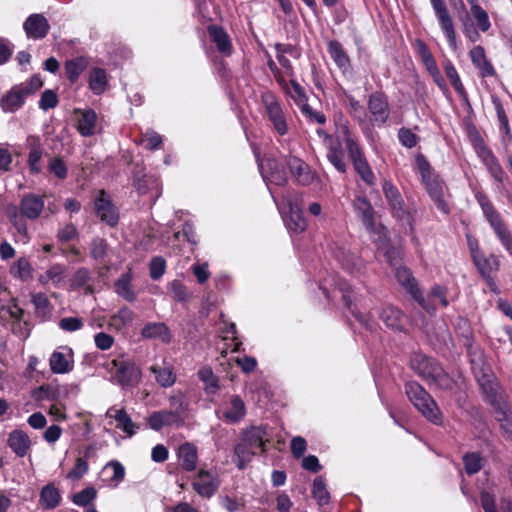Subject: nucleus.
<instances>
[{
  "label": "nucleus",
  "instance_id": "43",
  "mask_svg": "<svg viewBox=\"0 0 512 512\" xmlns=\"http://www.w3.org/2000/svg\"><path fill=\"white\" fill-rule=\"evenodd\" d=\"M108 85L107 75L104 69L94 68L89 77V87L97 95L103 93Z\"/></svg>",
  "mask_w": 512,
  "mask_h": 512
},
{
  "label": "nucleus",
  "instance_id": "36",
  "mask_svg": "<svg viewBox=\"0 0 512 512\" xmlns=\"http://www.w3.org/2000/svg\"><path fill=\"white\" fill-rule=\"evenodd\" d=\"M141 335L144 338H159L164 343L171 341V333L164 323H148L142 328Z\"/></svg>",
  "mask_w": 512,
  "mask_h": 512
},
{
  "label": "nucleus",
  "instance_id": "45",
  "mask_svg": "<svg viewBox=\"0 0 512 512\" xmlns=\"http://www.w3.org/2000/svg\"><path fill=\"white\" fill-rule=\"evenodd\" d=\"M130 274H123L116 282H115V291L119 296L124 298L128 302H133L136 300V294L133 291L131 284Z\"/></svg>",
  "mask_w": 512,
  "mask_h": 512
},
{
  "label": "nucleus",
  "instance_id": "34",
  "mask_svg": "<svg viewBox=\"0 0 512 512\" xmlns=\"http://www.w3.org/2000/svg\"><path fill=\"white\" fill-rule=\"evenodd\" d=\"M289 230L295 233H301L307 228V220L304 217L303 211L297 206L289 202V217L286 221Z\"/></svg>",
  "mask_w": 512,
  "mask_h": 512
},
{
  "label": "nucleus",
  "instance_id": "8",
  "mask_svg": "<svg viewBox=\"0 0 512 512\" xmlns=\"http://www.w3.org/2000/svg\"><path fill=\"white\" fill-rule=\"evenodd\" d=\"M170 405L173 410L154 411L148 416L147 423L152 430L159 431L165 426L180 427L184 424L183 414L187 410L188 404L182 397L173 396L170 398Z\"/></svg>",
  "mask_w": 512,
  "mask_h": 512
},
{
  "label": "nucleus",
  "instance_id": "55",
  "mask_svg": "<svg viewBox=\"0 0 512 512\" xmlns=\"http://www.w3.org/2000/svg\"><path fill=\"white\" fill-rule=\"evenodd\" d=\"M97 496V491L93 487H87L80 492L74 494L73 502L78 506L88 507L91 506L90 503Z\"/></svg>",
  "mask_w": 512,
  "mask_h": 512
},
{
  "label": "nucleus",
  "instance_id": "53",
  "mask_svg": "<svg viewBox=\"0 0 512 512\" xmlns=\"http://www.w3.org/2000/svg\"><path fill=\"white\" fill-rule=\"evenodd\" d=\"M11 274L14 277H18L22 281H27L32 278V267L29 261L21 257L17 260L14 266L11 268Z\"/></svg>",
  "mask_w": 512,
  "mask_h": 512
},
{
  "label": "nucleus",
  "instance_id": "11",
  "mask_svg": "<svg viewBox=\"0 0 512 512\" xmlns=\"http://www.w3.org/2000/svg\"><path fill=\"white\" fill-rule=\"evenodd\" d=\"M431 6L438 20L441 31L443 32L451 49H457V34L452 15L446 5L445 0H430Z\"/></svg>",
  "mask_w": 512,
  "mask_h": 512
},
{
  "label": "nucleus",
  "instance_id": "37",
  "mask_svg": "<svg viewBox=\"0 0 512 512\" xmlns=\"http://www.w3.org/2000/svg\"><path fill=\"white\" fill-rule=\"evenodd\" d=\"M443 68H444L446 76L450 80L451 85L453 86L455 91L459 94V96L462 98V100L465 103L469 104L468 94L461 82L459 74H458L455 66L453 65V63L450 60H447L444 62Z\"/></svg>",
  "mask_w": 512,
  "mask_h": 512
},
{
  "label": "nucleus",
  "instance_id": "30",
  "mask_svg": "<svg viewBox=\"0 0 512 512\" xmlns=\"http://www.w3.org/2000/svg\"><path fill=\"white\" fill-rule=\"evenodd\" d=\"M180 465L183 470L192 472L197 467V448L194 444L186 442L178 448L177 452Z\"/></svg>",
  "mask_w": 512,
  "mask_h": 512
},
{
  "label": "nucleus",
  "instance_id": "16",
  "mask_svg": "<svg viewBox=\"0 0 512 512\" xmlns=\"http://www.w3.org/2000/svg\"><path fill=\"white\" fill-rule=\"evenodd\" d=\"M472 251V258L481 276L491 285L494 283V275L499 270L500 262L497 256L491 254L485 256L480 251Z\"/></svg>",
  "mask_w": 512,
  "mask_h": 512
},
{
  "label": "nucleus",
  "instance_id": "7",
  "mask_svg": "<svg viewBox=\"0 0 512 512\" xmlns=\"http://www.w3.org/2000/svg\"><path fill=\"white\" fill-rule=\"evenodd\" d=\"M352 207L367 232L374 236V241L385 244L388 241L387 230L384 225L376 222V212L371 202L365 196H356L352 201Z\"/></svg>",
  "mask_w": 512,
  "mask_h": 512
},
{
  "label": "nucleus",
  "instance_id": "29",
  "mask_svg": "<svg viewBox=\"0 0 512 512\" xmlns=\"http://www.w3.org/2000/svg\"><path fill=\"white\" fill-rule=\"evenodd\" d=\"M379 316L385 325L393 330L402 331L405 327V315L394 306L382 308Z\"/></svg>",
  "mask_w": 512,
  "mask_h": 512
},
{
  "label": "nucleus",
  "instance_id": "6",
  "mask_svg": "<svg viewBox=\"0 0 512 512\" xmlns=\"http://www.w3.org/2000/svg\"><path fill=\"white\" fill-rule=\"evenodd\" d=\"M342 132L344 135L345 149L355 172L368 186H373L376 182V177L366 159L363 149L352 137L347 126H343Z\"/></svg>",
  "mask_w": 512,
  "mask_h": 512
},
{
  "label": "nucleus",
  "instance_id": "59",
  "mask_svg": "<svg viewBox=\"0 0 512 512\" xmlns=\"http://www.w3.org/2000/svg\"><path fill=\"white\" fill-rule=\"evenodd\" d=\"M58 96L53 90H45L41 94V98L39 100V108L47 111L49 109L55 108L58 105Z\"/></svg>",
  "mask_w": 512,
  "mask_h": 512
},
{
  "label": "nucleus",
  "instance_id": "46",
  "mask_svg": "<svg viewBox=\"0 0 512 512\" xmlns=\"http://www.w3.org/2000/svg\"><path fill=\"white\" fill-rule=\"evenodd\" d=\"M59 501V491L52 484H48L42 488L40 494V503L43 507L53 509L59 504Z\"/></svg>",
  "mask_w": 512,
  "mask_h": 512
},
{
  "label": "nucleus",
  "instance_id": "38",
  "mask_svg": "<svg viewBox=\"0 0 512 512\" xmlns=\"http://www.w3.org/2000/svg\"><path fill=\"white\" fill-rule=\"evenodd\" d=\"M255 454L256 451L247 446L246 443L241 439L240 442L234 447L233 462L240 470H243L247 464L251 462Z\"/></svg>",
  "mask_w": 512,
  "mask_h": 512
},
{
  "label": "nucleus",
  "instance_id": "42",
  "mask_svg": "<svg viewBox=\"0 0 512 512\" xmlns=\"http://www.w3.org/2000/svg\"><path fill=\"white\" fill-rule=\"evenodd\" d=\"M468 3L477 27L482 32H487L491 27L488 13L478 4V0H468Z\"/></svg>",
  "mask_w": 512,
  "mask_h": 512
},
{
  "label": "nucleus",
  "instance_id": "48",
  "mask_svg": "<svg viewBox=\"0 0 512 512\" xmlns=\"http://www.w3.org/2000/svg\"><path fill=\"white\" fill-rule=\"evenodd\" d=\"M198 376L205 383V391L208 394H215L219 389V379L214 375L209 367H204L198 371Z\"/></svg>",
  "mask_w": 512,
  "mask_h": 512
},
{
  "label": "nucleus",
  "instance_id": "64",
  "mask_svg": "<svg viewBox=\"0 0 512 512\" xmlns=\"http://www.w3.org/2000/svg\"><path fill=\"white\" fill-rule=\"evenodd\" d=\"M32 303L34 304L38 314L45 315L49 313L50 302L46 294L36 293L32 295Z\"/></svg>",
  "mask_w": 512,
  "mask_h": 512
},
{
  "label": "nucleus",
  "instance_id": "51",
  "mask_svg": "<svg viewBox=\"0 0 512 512\" xmlns=\"http://www.w3.org/2000/svg\"><path fill=\"white\" fill-rule=\"evenodd\" d=\"M340 291L342 293V300L344 302V305L351 310V312L355 315V317L366 327H370L368 322L369 319L366 315H363L361 313H355L352 310V288L349 284L343 282L340 284Z\"/></svg>",
  "mask_w": 512,
  "mask_h": 512
},
{
  "label": "nucleus",
  "instance_id": "24",
  "mask_svg": "<svg viewBox=\"0 0 512 512\" xmlns=\"http://www.w3.org/2000/svg\"><path fill=\"white\" fill-rule=\"evenodd\" d=\"M473 65L479 70L482 78L493 77L496 70L492 63L487 59L484 48L481 45L474 46L469 52Z\"/></svg>",
  "mask_w": 512,
  "mask_h": 512
},
{
  "label": "nucleus",
  "instance_id": "15",
  "mask_svg": "<svg viewBox=\"0 0 512 512\" xmlns=\"http://www.w3.org/2000/svg\"><path fill=\"white\" fill-rule=\"evenodd\" d=\"M395 276L398 283L406 290V292L409 293L422 308L429 311V307L426 304L422 291L411 271L400 266L396 268Z\"/></svg>",
  "mask_w": 512,
  "mask_h": 512
},
{
  "label": "nucleus",
  "instance_id": "23",
  "mask_svg": "<svg viewBox=\"0 0 512 512\" xmlns=\"http://www.w3.org/2000/svg\"><path fill=\"white\" fill-rule=\"evenodd\" d=\"M43 208V198L39 195L29 193L24 195L21 199L19 214L30 220H35L40 216Z\"/></svg>",
  "mask_w": 512,
  "mask_h": 512
},
{
  "label": "nucleus",
  "instance_id": "10",
  "mask_svg": "<svg viewBox=\"0 0 512 512\" xmlns=\"http://www.w3.org/2000/svg\"><path fill=\"white\" fill-rule=\"evenodd\" d=\"M382 190L392 216L398 221L411 224V215L398 188L385 180Z\"/></svg>",
  "mask_w": 512,
  "mask_h": 512
},
{
  "label": "nucleus",
  "instance_id": "4",
  "mask_svg": "<svg viewBox=\"0 0 512 512\" xmlns=\"http://www.w3.org/2000/svg\"><path fill=\"white\" fill-rule=\"evenodd\" d=\"M43 82L39 75H33L29 81L14 85L0 98V107L5 113L18 111L25 103L27 97L34 95Z\"/></svg>",
  "mask_w": 512,
  "mask_h": 512
},
{
  "label": "nucleus",
  "instance_id": "31",
  "mask_svg": "<svg viewBox=\"0 0 512 512\" xmlns=\"http://www.w3.org/2000/svg\"><path fill=\"white\" fill-rule=\"evenodd\" d=\"M8 446L19 457H24L31 447L29 436L22 430H14L8 436Z\"/></svg>",
  "mask_w": 512,
  "mask_h": 512
},
{
  "label": "nucleus",
  "instance_id": "58",
  "mask_svg": "<svg viewBox=\"0 0 512 512\" xmlns=\"http://www.w3.org/2000/svg\"><path fill=\"white\" fill-rule=\"evenodd\" d=\"M166 261L160 256L153 257L149 264L150 277L153 280L160 279L165 273Z\"/></svg>",
  "mask_w": 512,
  "mask_h": 512
},
{
  "label": "nucleus",
  "instance_id": "63",
  "mask_svg": "<svg viewBox=\"0 0 512 512\" xmlns=\"http://www.w3.org/2000/svg\"><path fill=\"white\" fill-rule=\"evenodd\" d=\"M84 323L79 317H64L59 321V327L66 332H74L80 330Z\"/></svg>",
  "mask_w": 512,
  "mask_h": 512
},
{
  "label": "nucleus",
  "instance_id": "61",
  "mask_svg": "<svg viewBox=\"0 0 512 512\" xmlns=\"http://www.w3.org/2000/svg\"><path fill=\"white\" fill-rule=\"evenodd\" d=\"M420 53H421L422 61L425 65L427 71L429 72V74H432L435 71L439 70L434 56L432 55V53L430 52V50L424 43H421Z\"/></svg>",
  "mask_w": 512,
  "mask_h": 512
},
{
  "label": "nucleus",
  "instance_id": "22",
  "mask_svg": "<svg viewBox=\"0 0 512 512\" xmlns=\"http://www.w3.org/2000/svg\"><path fill=\"white\" fill-rule=\"evenodd\" d=\"M23 28L28 36L32 39H42L49 32L50 25L42 14H31L24 22Z\"/></svg>",
  "mask_w": 512,
  "mask_h": 512
},
{
  "label": "nucleus",
  "instance_id": "47",
  "mask_svg": "<svg viewBox=\"0 0 512 512\" xmlns=\"http://www.w3.org/2000/svg\"><path fill=\"white\" fill-rule=\"evenodd\" d=\"M465 472L468 475H474L478 473L483 467V457L479 452H468L462 457Z\"/></svg>",
  "mask_w": 512,
  "mask_h": 512
},
{
  "label": "nucleus",
  "instance_id": "32",
  "mask_svg": "<svg viewBox=\"0 0 512 512\" xmlns=\"http://www.w3.org/2000/svg\"><path fill=\"white\" fill-rule=\"evenodd\" d=\"M267 165L269 171L267 175H264L267 183L280 187L285 186L288 182V176L284 166L275 159H269Z\"/></svg>",
  "mask_w": 512,
  "mask_h": 512
},
{
  "label": "nucleus",
  "instance_id": "18",
  "mask_svg": "<svg viewBox=\"0 0 512 512\" xmlns=\"http://www.w3.org/2000/svg\"><path fill=\"white\" fill-rule=\"evenodd\" d=\"M192 487L204 498L212 497L219 488V481L214 473L200 469L192 481Z\"/></svg>",
  "mask_w": 512,
  "mask_h": 512
},
{
  "label": "nucleus",
  "instance_id": "40",
  "mask_svg": "<svg viewBox=\"0 0 512 512\" xmlns=\"http://www.w3.org/2000/svg\"><path fill=\"white\" fill-rule=\"evenodd\" d=\"M231 407L224 412V418L231 423L239 422L246 414V407L239 395H233L230 400Z\"/></svg>",
  "mask_w": 512,
  "mask_h": 512
},
{
  "label": "nucleus",
  "instance_id": "3",
  "mask_svg": "<svg viewBox=\"0 0 512 512\" xmlns=\"http://www.w3.org/2000/svg\"><path fill=\"white\" fill-rule=\"evenodd\" d=\"M475 198L499 242L508 254L512 256V232L508 229L501 214L496 210L493 203L484 192H477Z\"/></svg>",
  "mask_w": 512,
  "mask_h": 512
},
{
  "label": "nucleus",
  "instance_id": "39",
  "mask_svg": "<svg viewBox=\"0 0 512 512\" xmlns=\"http://www.w3.org/2000/svg\"><path fill=\"white\" fill-rule=\"evenodd\" d=\"M328 52L335 64L343 71L350 67V60L340 42L332 40L328 43Z\"/></svg>",
  "mask_w": 512,
  "mask_h": 512
},
{
  "label": "nucleus",
  "instance_id": "33",
  "mask_svg": "<svg viewBox=\"0 0 512 512\" xmlns=\"http://www.w3.org/2000/svg\"><path fill=\"white\" fill-rule=\"evenodd\" d=\"M52 372L56 374H65L73 369V353L69 350V354L54 351L49 360Z\"/></svg>",
  "mask_w": 512,
  "mask_h": 512
},
{
  "label": "nucleus",
  "instance_id": "54",
  "mask_svg": "<svg viewBox=\"0 0 512 512\" xmlns=\"http://www.w3.org/2000/svg\"><path fill=\"white\" fill-rule=\"evenodd\" d=\"M168 290L173 299L178 302H185L190 297L186 286L180 280H173L170 282L168 284Z\"/></svg>",
  "mask_w": 512,
  "mask_h": 512
},
{
  "label": "nucleus",
  "instance_id": "13",
  "mask_svg": "<svg viewBox=\"0 0 512 512\" xmlns=\"http://www.w3.org/2000/svg\"><path fill=\"white\" fill-rule=\"evenodd\" d=\"M367 108L371 115L370 121L374 126L384 125L390 115L388 98L383 92H373L367 102Z\"/></svg>",
  "mask_w": 512,
  "mask_h": 512
},
{
  "label": "nucleus",
  "instance_id": "25",
  "mask_svg": "<svg viewBox=\"0 0 512 512\" xmlns=\"http://www.w3.org/2000/svg\"><path fill=\"white\" fill-rule=\"evenodd\" d=\"M106 417L113 418L118 429H121L127 436L132 437L136 434L139 425L134 423L125 409H117L116 407H110L106 412Z\"/></svg>",
  "mask_w": 512,
  "mask_h": 512
},
{
  "label": "nucleus",
  "instance_id": "60",
  "mask_svg": "<svg viewBox=\"0 0 512 512\" xmlns=\"http://www.w3.org/2000/svg\"><path fill=\"white\" fill-rule=\"evenodd\" d=\"M48 171L59 179H65L68 175V169L65 162L58 157L50 160Z\"/></svg>",
  "mask_w": 512,
  "mask_h": 512
},
{
  "label": "nucleus",
  "instance_id": "12",
  "mask_svg": "<svg viewBox=\"0 0 512 512\" xmlns=\"http://www.w3.org/2000/svg\"><path fill=\"white\" fill-rule=\"evenodd\" d=\"M317 134L324 139L328 161L338 172L346 173L348 165L345 161V155L340 140L333 138L323 129H317Z\"/></svg>",
  "mask_w": 512,
  "mask_h": 512
},
{
  "label": "nucleus",
  "instance_id": "56",
  "mask_svg": "<svg viewBox=\"0 0 512 512\" xmlns=\"http://www.w3.org/2000/svg\"><path fill=\"white\" fill-rule=\"evenodd\" d=\"M108 244L105 239L96 237L91 242L90 254L95 260H102L107 255Z\"/></svg>",
  "mask_w": 512,
  "mask_h": 512
},
{
  "label": "nucleus",
  "instance_id": "49",
  "mask_svg": "<svg viewBox=\"0 0 512 512\" xmlns=\"http://www.w3.org/2000/svg\"><path fill=\"white\" fill-rule=\"evenodd\" d=\"M150 370L155 374L157 383L162 387H170L175 383V375L169 367L151 366Z\"/></svg>",
  "mask_w": 512,
  "mask_h": 512
},
{
  "label": "nucleus",
  "instance_id": "9",
  "mask_svg": "<svg viewBox=\"0 0 512 512\" xmlns=\"http://www.w3.org/2000/svg\"><path fill=\"white\" fill-rule=\"evenodd\" d=\"M106 368L111 381L123 389L137 386L142 377L140 368L130 360L113 359L107 362Z\"/></svg>",
  "mask_w": 512,
  "mask_h": 512
},
{
  "label": "nucleus",
  "instance_id": "19",
  "mask_svg": "<svg viewBox=\"0 0 512 512\" xmlns=\"http://www.w3.org/2000/svg\"><path fill=\"white\" fill-rule=\"evenodd\" d=\"M477 154L490 176L498 183L503 184L507 178L506 173L494 153L486 145L477 149Z\"/></svg>",
  "mask_w": 512,
  "mask_h": 512
},
{
  "label": "nucleus",
  "instance_id": "14",
  "mask_svg": "<svg viewBox=\"0 0 512 512\" xmlns=\"http://www.w3.org/2000/svg\"><path fill=\"white\" fill-rule=\"evenodd\" d=\"M95 211L99 219L110 227H115L119 222V213L110 196L105 190H100L94 201Z\"/></svg>",
  "mask_w": 512,
  "mask_h": 512
},
{
  "label": "nucleus",
  "instance_id": "20",
  "mask_svg": "<svg viewBox=\"0 0 512 512\" xmlns=\"http://www.w3.org/2000/svg\"><path fill=\"white\" fill-rule=\"evenodd\" d=\"M285 164L299 185L307 186L313 182L314 173L309 165L302 159L296 156L287 155L285 156Z\"/></svg>",
  "mask_w": 512,
  "mask_h": 512
},
{
  "label": "nucleus",
  "instance_id": "62",
  "mask_svg": "<svg viewBox=\"0 0 512 512\" xmlns=\"http://www.w3.org/2000/svg\"><path fill=\"white\" fill-rule=\"evenodd\" d=\"M134 319V313L128 307H122L119 311L112 316V320L115 325L127 326L132 323Z\"/></svg>",
  "mask_w": 512,
  "mask_h": 512
},
{
  "label": "nucleus",
  "instance_id": "41",
  "mask_svg": "<svg viewBox=\"0 0 512 512\" xmlns=\"http://www.w3.org/2000/svg\"><path fill=\"white\" fill-rule=\"evenodd\" d=\"M88 61L85 57H77L65 62L66 76L71 83H75L80 74L86 69Z\"/></svg>",
  "mask_w": 512,
  "mask_h": 512
},
{
  "label": "nucleus",
  "instance_id": "1",
  "mask_svg": "<svg viewBox=\"0 0 512 512\" xmlns=\"http://www.w3.org/2000/svg\"><path fill=\"white\" fill-rule=\"evenodd\" d=\"M410 368L428 384H434L442 390H452L455 380L434 358L421 352H414L410 357Z\"/></svg>",
  "mask_w": 512,
  "mask_h": 512
},
{
  "label": "nucleus",
  "instance_id": "44",
  "mask_svg": "<svg viewBox=\"0 0 512 512\" xmlns=\"http://www.w3.org/2000/svg\"><path fill=\"white\" fill-rule=\"evenodd\" d=\"M43 149L38 139H34L30 145L28 155V165L33 174H39L42 171L41 158Z\"/></svg>",
  "mask_w": 512,
  "mask_h": 512
},
{
  "label": "nucleus",
  "instance_id": "17",
  "mask_svg": "<svg viewBox=\"0 0 512 512\" xmlns=\"http://www.w3.org/2000/svg\"><path fill=\"white\" fill-rule=\"evenodd\" d=\"M263 103L270 122L275 131L283 136L288 132V126L284 112L273 95H266Z\"/></svg>",
  "mask_w": 512,
  "mask_h": 512
},
{
  "label": "nucleus",
  "instance_id": "26",
  "mask_svg": "<svg viewBox=\"0 0 512 512\" xmlns=\"http://www.w3.org/2000/svg\"><path fill=\"white\" fill-rule=\"evenodd\" d=\"M492 407L494 417L497 422H499L504 437L508 440H512V412L508 403L503 400Z\"/></svg>",
  "mask_w": 512,
  "mask_h": 512
},
{
  "label": "nucleus",
  "instance_id": "35",
  "mask_svg": "<svg viewBox=\"0 0 512 512\" xmlns=\"http://www.w3.org/2000/svg\"><path fill=\"white\" fill-rule=\"evenodd\" d=\"M96 122V112L92 109L84 110L78 119L77 130L84 137L92 136L95 133Z\"/></svg>",
  "mask_w": 512,
  "mask_h": 512
},
{
  "label": "nucleus",
  "instance_id": "5",
  "mask_svg": "<svg viewBox=\"0 0 512 512\" xmlns=\"http://www.w3.org/2000/svg\"><path fill=\"white\" fill-rule=\"evenodd\" d=\"M418 168L420 170L422 183L434 205L443 214H449L450 206L445 199L446 185L443 180H441L438 175L434 174L430 164L424 159L418 160Z\"/></svg>",
  "mask_w": 512,
  "mask_h": 512
},
{
  "label": "nucleus",
  "instance_id": "27",
  "mask_svg": "<svg viewBox=\"0 0 512 512\" xmlns=\"http://www.w3.org/2000/svg\"><path fill=\"white\" fill-rule=\"evenodd\" d=\"M211 41L216 45L217 50L224 56H230L233 52L229 35L219 25H209L207 28Z\"/></svg>",
  "mask_w": 512,
  "mask_h": 512
},
{
  "label": "nucleus",
  "instance_id": "57",
  "mask_svg": "<svg viewBox=\"0 0 512 512\" xmlns=\"http://www.w3.org/2000/svg\"><path fill=\"white\" fill-rule=\"evenodd\" d=\"M8 217L14 225L17 232L21 235L27 236V225L24 216L20 215L17 207H12L8 210Z\"/></svg>",
  "mask_w": 512,
  "mask_h": 512
},
{
  "label": "nucleus",
  "instance_id": "2",
  "mask_svg": "<svg viewBox=\"0 0 512 512\" xmlns=\"http://www.w3.org/2000/svg\"><path fill=\"white\" fill-rule=\"evenodd\" d=\"M405 393L414 407L431 423L441 425L443 415L432 396L416 381L405 383Z\"/></svg>",
  "mask_w": 512,
  "mask_h": 512
},
{
  "label": "nucleus",
  "instance_id": "21",
  "mask_svg": "<svg viewBox=\"0 0 512 512\" xmlns=\"http://www.w3.org/2000/svg\"><path fill=\"white\" fill-rule=\"evenodd\" d=\"M241 438L254 451L261 449L262 453L266 452V443L269 442V439L263 426H251L243 430Z\"/></svg>",
  "mask_w": 512,
  "mask_h": 512
},
{
  "label": "nucleus",
  "instance_id": "50",
  "mask_svg": "<svg viewBox=\"0 0 512 512\" xmlns=\"http://www.w3.org/2000/svg\"><path fill=\"white\" fill-rule=\"evenodd\" d=\"M102 475H107L109 481L119 483L125 477V468L120 462L111 461L102 469Z\"/></svg>",
  "mask_w": 512,
  "mask_h": 512
},
{
  "label": "nucleus",
  "instance_id": "52",
  "mask_svg": "<svg viewBox=\"0 0 512 512\" xmlns=\"http://www.w3.org/2000/svg\"><path fill=\"white\" fill-rule=\"evenodd\" d=\"M312 495L317 500L319 505H326L330 500L329 492L326 489L323 477L318 476L314 479Z\"/></svg>",
  "mask_w": 512,
  "mask_h": 512
},
{
  "label": "nucleus",
  "instance_id": "28",
  "mask_svg": "<svg viewBox=\"0 0 512 512\" xmlns=\"http://www.w3.org/2000/svg\"><path fill=\"white\" fill-rule=\"evenodd\" d=\"M477 381L486 397V400L491 406H494L496 403L504 400L498 393V384L495 382L492 375L483 373L481 376H477Z\"/></svg>",
  "mask_w": 512,
  "mask_h": 512
}]
</instances>
